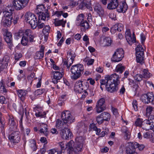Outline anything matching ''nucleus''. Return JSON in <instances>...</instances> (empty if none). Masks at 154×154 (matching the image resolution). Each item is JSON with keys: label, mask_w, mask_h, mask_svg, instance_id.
<instances>
[{"label": "nucleus", "mask_w": 154, "mask_h": 154, "mask_svg": "<svg viewBox=\"0 0 154 154\" xmlns=\"http://www.w3.org/2000/svg\"><path fill=\"white\" fill-rule=\"evenodd\" d=\"M100 116H101L104 121L108 122L110 120L111 115L110 114L107 112H102L100 114Z\"/></svg>", "instance_id": "obj_26"}, {"label": "nucleus", "mask_w": 154, "mask_h": 154, "mask_svg": "<svg viewBox=\"0 0 154 154\" xmlns=\"http://www.w3.org/2000/svg\"><path fill=\"white\" fill-rule=\"evenodd\" d=\"M152 134L150 132H146L144 133L143 136L145 138H149L150 139L151 137H152Z\"/></svg>", "instance_id": "obj_47"}, {"label": "nucleus", "mask_w": 154, "mask_h": 154, "mask_svg": "<svg viewBox=\"0 0 154 154\" xmlns=\"http://www.w3.org/2000/svg\"><path fill=\"white\" fill-rule=\"evenodd\" d=\"M47 127V125L44 123H42L40 125V132L41 133L44 134V135L46 136H47L48 134V131Z\"/></svg>", "instance_id": "obj_23"}, {"label": "nucleus", "mask_w": 154, "mask_h": 154, "mask_svg": "<svg viewBox=\"0 0 154 154\" xmlns=\"http://www.w3.org/2000/svg\"><path fill=\"white\" fill-rule=\"evenodd\" d=\"M24 36H26L27 37L29 38L30 42H32L33 41L34 36L31 30L29 29L26 30Z\"/></svg>", "instance_id": "obj_24"}, {"label": "nucleus", "mask_w": 154, "mask_h": 154, "mask_svg": "<svg viewBox=\"0 0 154 154\" xmlns=\"http://www.w3.org/2000/svg\"><path fill=\"white\" fill-rule=\"evenodd\" d=\"M30 42L29 38L26 36L23 35L21 40V44L23 46L26 45L29 42Z\"/></svg>", "instance_id": "obj_34"}, {"label": "nucleus", "mask_w": 154, "mask_h": 154, "mask_svg": "<svg viewBox=\"0 0 154 154\" xmlns=\"http://www.w3.org/2000/svg\"><path fill=\"white\" fill-rule=\"evenodd\" d=\"M49 153L51 154H61L62 151H57L55 149H51L50 150Z\"/></svg>", "instance_id": "obj_59"}, {"label": "nucleus", "mask_w": 154, "mask_h": 154, "mask_svg": "<svg viewBox=\"0 0 154 154\" xmlns=\"http://www.w3.org/2000/svg\"><path fill=\"white\" fill-rule=\"evenodd\" d=\"M35 12L38 15L39 20H48L49 17V14L48 10L45 9V7L42 5H38L35 11Z\"/></svg>", "instance_id": "obj_3"}, {"label": "nucleus", "mask_w": 154, "mask_h": 154, "mask_svg": "<svg viewBox=\"0 0 154 154\" xmlns=\"http://www.w3.org/2000/svg\"><path fill=\"white\" fill-rule=\"evenodd\" d=\"M107 80V87L108 91L110 93L116 91L118 90L117 85L119 83V75L114 73L111 75H107L105 77Z\"/></svg>", "instance_id": "obj_1"}, {"label": "nucleus", "mask_w": 154, "mask_h": 154, "mask_svg": "<svg viewBox=\"0 0 154 154\" xmlns=\"http://www.w3.org/2000/svg\"><path fill=\"white\" fill-rule=\"evenodd\" d=\"M153 108L150 106H149L147 107L146 108V111L147 113H148L149 114H150L151 112L152 111Z\"/></svg>", "instance_id": "obj_64"}, {"label": "nucleus", "mask_w": 154, "mask_h": 154, "mask_svg": "<svg viewBox=\"0 0 154 154\" xmlns=\"http://www.w3.org/2000/svg\"><path fill=\"white\" fill-rule=\"evenodd\" d=\"M40 20H39L38 19V25L37 26H38V29H42L45 26L44 23H40L41 22L40 21Z\"/></svg>", "instance_id": "obj_61"}, {"label": "nucleus", "mask_w": 154, "mask_h": 154, "mask_svg": "<svg viewBox=\"0 0 154 154\" xmlns=\"http://www.w3.org/2000/svg\"><path fill=\"white\" fill-rule=\"evenodd\" d=\"M59 146L61 149L60 151L63 152V151L66 148L65 147L64 143L63 142H61L59 143Z\"/></svg>", "instance_id": "obj_57"}, {"label": "nucleus", "mask_w": 154, "mask_h": 154, "mask_svg": "<svg viewBox=\"0 0 154 154\" xmlns=\"http://www.w3.org/2000/svg\"><path fill=\"white\" fill-rule=\"evenodd\" d=\"M75 144V143L72 140H71L65 145L66 148L67 149V152L68 153L72 154Z\"/></svg>", "instance_id": "obj_20"}, {"label": "nucleus", "mask_w": 154, "mask_h": 154, "mask_svg": "<svg viewBox=\"0 0 154 154\" xmlns=\"http://www.w3.org/2000/svg\"><path fill=\"white\" fill-rule=\"evenodd\" d=\"M142 128L146 131L150 129L154 131V125H152L151 123H149V122L147 120H144L143 122Z\"/></svg>", "instance_id": "obj_16"}, {"label": "nucleus", "mask_w": 154, "mask_h": 154, "mask_svg": "<svg viewBox=\"0 0 154 154\" xmlns=\"http://www.w3.org/2000/svg\"><path fill=\"white\" fill-rule=\"evenodd\" d=\"M111 109L113 114L116 116H117L119 114L117 109L113 107H112Z\"/></svg>", "instance_id": "obj_60"}, {"label": "nucleus", "mask_w": 154, "mask_h": 154, "mask_svg": "<svg viewBox=\"0 0 154 154\" xmlns=\"http://www.w3.org/2000/svg\"><path fill=\"white\" fill-rule=\"evenodd\" d=\"M54 78L53 79V82L54 84H57L58 82V80L61 79L63 76V74L59 71H53L52 72Z\"/></svg>", "instance_id": "obj_17"}, {"label": "nucleus", "mask_w": 154, "mask_h": 154, "mask_svg": "<svg viewBox=\"0 0 154 154\" xmlns=\"http://www.w3.org/2000/svg\"><path fill=\"white\" fill-rule=\"evenodd\" d=\"M0 91L5 93L7 92V90L5 88L2 81L0 82Z\"/></svg>", "instance_id": "obj_48"}, {"label": "nucleus", "mask_w": 154, "mask_h": 154, "mask_svg": "<svg viewBox=\"0 0 154 154\" xmlns=\"http://www.w3.org/2000/svg\"><path fill=\"white\" fill-rule=\"evenodd\" d=\"M122 8H123L124 13L128 9V6L125 2H124L122 3L121 4H120Z\"/></svg>", "instance_id": "obj_53"}, {"label": "nucleus", "mask_w": 154, "mask_h": 154, "mask_svg": "<svg viewBox=\"0 0 154 154\" xmlns=\"http://www.w3.org/2000/svg\"><path fill=\"white\" fill-rule=\"evenodd\" d=\"M4 39L6 42H9L12 41V35L8 30L5 29L4 31Z\"/></svg>", "instance_id": "obj_19"}, {"label": "nucleus", "mask_w": 154, "mask_h": 154, "mask_svg": "<svg viewBox=\"0 0 154 154\" xmlns=\"http://www.w3.org/2000/svg\"><path fill=\"white\" fill-rule=\"evenodd\" d=\"M124 57V51L123 49H117L115 52L111 59L112 61L118 62L121 61Z\"/></svg>", "instance_id": "obj_8"}, {"label": "nucleus", "mask_w": 154, "mask_h": 154, "mask_svg": "<svg viewBox=\"0 0 154 154\" xmlns=\"http://www.w3.org/2000/svg\"><path fill=\"white\" fill-rule=\"evenodd\" d=\"M84 15L82 14H79L78 16L76 19L77 25H78L80 23L84 21Z\"/></svg>", "instance_id": "obj_35"}, {"label": "nucleus", "mask_w": 154, "mask_h": 154, "mask_svg": "<svg viewBox=\"0 0 154 154\" xmlns=\"http://www.w3.org/2000/svg\"><path fill=\"white\" fill-rule=\"evenodd\" d=\"M44 53L38 51L36 52L34 55V58L35 59H40L43 57Z\"/></svg>", "instance_id": "obj_37"}, {"label": "nucleus", "mask_w": 154, "mask_h": 154, "mask_svg": "<svg viewBox=\"0 0 154 154\" xmlns=\"http://www.w3.org/2000/svg\"><path fill=\"white\" fill-rule=\"evenodd\" d=\"M123 25L122 24L119 23L116 24L111 29V32L112 30H114L115 31L121 32L123 29Z\"/></svg>", "instance_id": "obj_25"}, {"label": "nucleus", "mask_w": 154, "mask_h": 154, "mask_svg": "<svg viewBox=\"0 0 154 154\" xmlns=\"http://www.w3.org/2000/svg\"><path fill=\"white\" fill-rule=\"evenodd\" d=\"M96 120L98 124L99 125L101 124L104 121L101 116H100V114L97 117Z\"/></svg>", "instance_id": "obj_50"}, {"label": "nucleus", "mask_w": 154, "mask_h": 154, "mask_svg": "<svg viewBox=\"0 0 154 154\" xmlns=\"http://www.w3.org/2000/svg\"><path fill=\"white\" fill-rule=\"evenodd\" d=\"M143 119L138 118L135 122L134 124L136 126L141 127L143 123Z\"/></svg>", "instance_id": "obj_40"}, {"label": "nucleus", "mask_w": 154, "mask_h": 154, "mask_svg": "<svg viewBox=\"0 0 154 154\" xmlns=\"http://www.w3.org/2000/svg\"><path fill=\"white\" fill-rule=\"evenodd\" d=\"M61 118L63 121L69 124L73 122L74 120V118L71 114V112L68 110H65L62 113Z\"/></svg>", "instance_id": "obj_9"}, {"label": "nucleus", "mask_w": 154, "mask_h": 154, "mask_svg": "<svg viewBox=\"0 0 154 154\" xmlns=\"http://www.w3.org/2000/svg\"><path fill=\"white\" fill-rule=\"evenodd\" d=\"M83 149V146L82 144H79L75 143L72 154H79Z\"/></svg>", "instance_id": "obj_18"}, {"label": "nucleus", "mask_w": 154, "mask_h": 154, "mask_svg": "<svg viewBox=\"0 0 154 154\" xmlns=\"http://www.w3.org/2000/svg\"><path fill=\"white\" fill-rule=\"evenodd\" d=\"M91 0H85L82 2L79 5V8L82 10H83L85 8L89 9L90 11L92 10L91 7Z\"/></svg>", "instance_id": "obj_14"}, {"label": "nucleus", "mask_w": 154, "mask_h": 154, "mask_svg": "<svg viewBox=\"0 0 154 154\" xmlns=\"http://www.w3.org/2000/svg\"><path fill=\"white\" fill-rule=\"evenodd\" d=\"M36 116L41 118H45L46 117V113L45 112L39 111L35 113Z\"/></svg>", "instance_id": "obj_39"}, {"label": "nucleus", "mask_w": 154, "mask_h": 154, "mask_svg": "<svg viewBox=\"0 0 154 154\" xmlns=\"http://www.w3.org/2000/svg\"><path fill=\"white\" fill-rule=\"evenodd\" d=\"M84 140V138L82 137H77L75 138V143L79 144H82V145L83 146Z\"/></svg>", "instance_id": "obj_31"}, {"label": "nucleus", "mask_w": 154, "mask_h": 154, "mask_svg": "<svg viewBox=\"0 0 154 154\" xmlns=\"http://www.w3.org/2000/svg\"><path fill=\"white\" fill-rule=\"evenodd\" d=\"M112 43L111 38L109 37L105 38L103 40V44L105 46L110 45Z\"/></svg>", "instance_id": "obj_38"}, {"label": "nucleus", "mask_w": 154, "mask_h": 154, "mask_svg": "<svg viewBox=\"0 0 154 154\" xmlns=\"http://www.w3.org/2000/svg\"><path fill=\"white\" fill-rule=\"evenodd\" d=\"M9 138L14 143H18L20 140V132L17 131H14L9 135Z\"/></svg>", "instance_id": "obj_12"}, {"label": "nucleus", "mask_w": 154, "mask_h": 154, "mask_svg": "<svg viewBox=\"0 0 154 154\" xmlns=\"http://www.w3.org/2000/svg\"><path fill=\"white\" fill-rule=\"evenodd\" d=\"M125 37L127 42L131 45L136 42V39L134 32H133V33L132 36V37L129 29H127L125 32Z\"/></svg>", "instance_id": "obj_11"}, {"label": "nucleus", "mask_w": 154, "mask_h": 154, "mask_svg": "<svg viewBox=\"0 0 154 154\" xmlns=\"http://www.w3.org/2000/svg\"><path fill=\"white\" fill-rule=\"evenodd\" d=\"M141 99L145 104L151 103L154 105V94L152 92L143 94L141 96Z\"/></svg>", "instance_id": "obj_5"}, {"label": "nucleus", "mask_w": 154, "mask_h": 154, "mask_svg": "<svg viewBox=\"0 0 154 154\" xmlns=\"http://www.w3.org/2000/svg\"><path fill=\"white\" fill-rule=\"evenodd\" d=\"M28 22L30 24L32 28L33 29H35L38 25L37 20L36 17V20H33L32 19L30 22Z\"/></svg>", "instance_id": "obj_33"}, {"label": "nucleus", "mask_w": 154, "mask_h": 154, "mask_svg": "<svg viewBox=\"0 0 154 154\" xmlns=\"http://www.w3.org/2000/svg\"><path fill=\"white\" fill-rule=\"evenodd\" d=\"M109 17L113 20H116V15L114 12H111L110 13L109 15Z\"/></svg>", "instance_id": "obj_58"}, {"label": "nucleus", "mask_w": 154, "mask_h": 154, "mask_svg": "<svg viewBox=\"0 0 154 154\" xmlns=\"http://www.w3.org/2000/svg\"><path fill=\"white\" fill-rule=\"evenodd\" d=\"M45 91V90L44 89H38L35 91V94L37 95L42 94Z\"/></svg>", "instance_id": "obj_55"}, {"label": "nucleus", "mask_w": 154, "mask_h": 154, "mask_svg": "<svg viewBox=\"0 0 154 154\" xmlns=\"http://www.w3.org/2000/svg\"><path fill=\"white\" fill-rule=\"evenodd\" d=\"M34 76L33 74H31L27 77V82H29L30 84H31L33 81V79Z\"/></svg>", "instance_id": "obj_51"}, {"label": "nucleus", "mask_w": 154, "mask_h": 154, "mask_svg": "<svg viewBox=\"0 0 154 154\" xmlns=\"http://www.w3.org/2000/svg\"><path fill=\"white\" fill-rule=\"evenodd\" d=\"M145 120L148 121L149 123L152 124V125H154V116L153 115H150L149 116L148 119H146Z\"/></svg>", "instance_id": "obj_45"}, {"label": "nucleus", "mask_w": 154, "mask_h": 154, "mask_svg": "<svg viewBox=\"0 0 154 154\" xmlns=\"http://www.w3.org/2000/svg\"><path fill=\"white\" fill-rule=\"evenodd\" d=\"M100 84L102 85H105L106 88V90L108 91V89H107V87L106 85L107 84V80H106L105 78V79H101L100 81Z\"/></svg>", "instance_id": "obj_54"}, {"label": "nucleus", "mask_w": 154, "mask_h": 154, "mask_svg": "<svg viewBox=\"0 0 154 154\" xmlns=\"http://www.w3.org/2000/svg\"><path fill=\"white\" fill-rule=\"evenodd\" d=\"M105 100L104 98H101L97 102L95 107L97 112L99 113L101 112L106 109V107L104 105Z\"/></svg>", "instance_id": "obj_10"}, {"label": "nucleus", "mask_w": 154, "mask_h": 154, "mask_svg": "<svg viewBox=\"0 0 154 154\" xmlns=\"http://www.w3.org/2000/svg\"><path fill=\"white\" fill-rule=\"evenodd\" d=\"M13 11H14V9L11 6V5H8L6 8V10L4 11V14H5V12H8L10 13H11L12 14V12Z\"/></svg>", "instance_id": "obj_43"}, {"label": "nucleus", "mask_w": 154, "mask_h": 154, "mask_svg": "<svg viewBox=\"0 0 154 154\" xmlns=\"http://www.w3.org/2000/svg\"><path fill=\"white\" fill-rule=\"evenodd\" d=\"M94 10L100 17H102L104 15V10L100 5H96L94 7Z\"/></svg>", "instance_id": "obj_21"}, {"label": "nucleus", "mask_w": 154, "mask_h": 154, "mask_svg": "<svg viewBox=\"0 0 154 154\" xmlns=\"http://www.w3.org/2000/svg\"><path fill=\"white\" fill-rule=\"evenodd\" d=\"M29 0H14L13 4L16 10H20L23 9L28 5Z\"/></svg>", "instance_id": "obj_6"}, {"label": "nucleus", "mask_w": 154, "mask_h": 154, "mask_svg": "<svg viewBox=\"0 0 154 154\" xmlns=\"http://www.w3.org/2000/svg\"><path fill=\"white\" fill-rule=\"evenodd\" d=\"M71 58L73 59L72 58ZM67 60V61H66V60L65 59L63 60V65H66L67 67V69H68V70H69V67L71 66V65L73 63V59L72 60L71 62L69 61H69H70V60L68 59Z\"/></svg>", "instance_id": "obj_32"}, {"label": "nucleus", "mask_w": 154, "mask_h": 154, "mask_svg": "<svg viewBox=\"0 0 154 154\" xmlns=\"http://www.w3.org/2000/svg\"><path fill=\"white\" fill-rule=\"evenodd\" d=\"M116 70L117 72L122 73L125 70V67L121 64H119L116 66Z\"/></svg>", "instance_id": "obj_36"}, {"label": "nucleus", "mask_w": 154, "mask_h": 154, "mask_svg": "<svg viewBox=\"0 0 154 154\" xmlns=\"http://www.w3.org/2000/svg\"><path fill=\"white\" fill-rule=\"evenodd\" d=\"M137 143L136 142H133L130 144L126 149L127 154H130L131 153H134V152H136V149L137 148Z\"/></svg>", "instance_id": "obj_15"}, {"label": "nucleus", "mask_w": 154, "mask_h": 154, "mask_svg": "<svg viewBox=\"0 0 154 154\" xmlns=\"http://www.w3.org/2000/svg\"><path fill=\"white\" fill-rule=\"evenodd\" d=\"M81 86L82 85L81 84V81H77L75 84L74 86L75 91L80 93H82Z\"/></svg>", "instance_id": "obj_27"}, {"label": "nucleus", "mask_w": 154, "mask_h": 154, "mask_svg": "<svg viewBox=\"0 0 154 154\" xmlns=\"http://www.w3.org/2000/svg\"><path fill=\"white\" fill-rule=\"evenodd\" d=\"M78 26L84 27L85 29H87L89 28V25L86 20H84L80 23L79 24Z\"/></svg>", "instance_id": "obj_30"}, {"label": "nucleus", "mask_w": 154, "mask_h": 154, "mask_svg": "<svg viewBox=\"0 0 154 154\" xmlns=\"http://www.w3.org/2000/svg\"><path fill=\"white\" fill-rule=\"evenodd\" d=\"M60 134L62 138L65 140L70 138L72 134L70 130L65 127L61 130Z\"/></svg>", "instance_id": "obj_13"}, {"label": "nucleus", "mask_w": 154, "mask_h": 154, "mask_svg": "<svg viewBox=\"0 0 154 154\" xmlns=\"http://www.w3.org/2000/svg\"><path fill=\"white\" fill-rule=\"evenodd\" d=\"M65 124V122H62L59 119H57L56 122V127L59 128H63L64 125Z\"/></svg>", "instance_id": "obj_29"}, {"label": "nucleus", "mask_w": 154, "mask_h": 154, "mask_svg": "<svg viewBox=\"0 0 154 154\" xmlns=\"http://www.w3.org/2000/svg\"><path fill=\"white\" fill-rule=\"evenodd\" d=\"M133 106L134 110L136 111L138 110L137 103L136 100H134L132 103Z\"/></svg>", "instance_id": "obj_56"}, {"label": "nucleus", "mask_w": 154, "mask_h": 154, "mask_svg": "<svg viewBox=\"0 0 154 154\" xmlns=\"http://www.w3.org/2000/svg\"><path fill=\"white\" fill-rule=\"evenodd\" d=\"M66 22H64L63 20L57 21L55 22L54 24L55 26H58L60 25H62L63 27L64 26V25L65 24Z\"/></svg>", "instance_id": "obj_41"}, {"label": "nucleus", "mask_w": 154, "mask_h": 154, "mask_svg": "<svg viewBox=\"0 0 154 154\" xmlns=\"http://www.w3.org/2000/svg\"><path fill=\"white\" fill-rule=\"evenodd\" d=\"M81 82L82 83V85L85 87V89H88L89 86V84L87 81L86 80H84L82 81H81Z\"/></svg>", "instance_id": "obj_52"}, {"label": "nucleus", "mask_w": 154, "mask_h": 154, "mask_svg": "<svg viewBox=\"0 0 154 154\" xmlns=\"http://www.w3.org/2000/svg\"><path fill=\"white\" fill-rule=\"evenodd\" d=\"M136 60L137 63L142 64L144 58V49L140 45H138L135 48Z\"/></svg>", "instance_id": "obj_4"}, {"label": "nucleus", "mask_w": 154, "mask_h": 154, "mask_svg": "<svg viewBox=\"0 0 154 154\" xmlns=\"http://www.w3.org/2000/svg\"><path fill=\"white\" fill-rule=\"evenodd\" d=\"M84 70V67L82 64H78L72 66L70 69L71 78L72 80H77L82 76Z\"/></svg>", "instance_id": "obj_2"}, {"label": "nucleus", "mask_w": 154, "mask_h": 154, "mask_svg": "<svg viewBox=\"0 0 154 154\" xmlns=\"http://www.w3.org/2000/svg\"><path fill=\"white\" fill-rule=\"evenodd\" d=\"M28 91L26 90H20L17 91L18 96L22 101L24 100L26 95Z\"/></svg>", "instance_id": "obj_22"}, {"label": "nucleus", "mask_w": 154, "mask_h": 154, "mask_svg": "<svg viewBox=\"0 0 154 154\" xmlns=\"http://www.w3.org/2000/svg\"><path fill=\"white\" fill-rule=\"evenodd\" d=\"M143 77L144 78L146 79L148 78H149L151 76V74L149 73L148 71L145 69H143Z\"/></svg>", "instance_id": "obj_42"}, {"label": "nucleus", "mask_w": 154, "mask_h": 154, "mask_svg": "<svg viewBox=\"0 0 154 154\" xmlns=\"http://www.w3.org/2000/svg\"><path fill=\"white\" fill-rule=\"evenodd\" d=\"M50 29V27L49 26H46L44 28L42 32L44 34L47 35L48 34Z\"/></svg>", "instance_id": "obj_44"}, {"label": "nucleus", "mask_w": 154, "mask_h": 154, "mask_svg": "<svg viewBox=\"0 0 154 154\" xmlns=\"http://www.w3.org/2000/svg\"><path fill=\"white\" fill-rule=\"evenodd\" d=\"M26 20L27 22H30L32 19L36 20V16L34 14L31 13H28L26 14L25 15Z\"/></svg>", "instance_id": "obj_28"}, {"label": "nucleus", "mask_w": 154, "mask_h": 154, "mask_svg": "<svg viewBox=\"0 0 154 154\" xmlns=\"http://www.w3.org/2000/svg\"><path fill=\"white\" fill-rule=\"evenodd\" d=\"M8 119L9 124H10L11 125H12L14 126L15 125V122L14 121V119L12 117L11 118L10 116H9Z\"/></svg>", "instance_id": "obj_63"}, {"label": "nucleus", "mask_w": 154, "mask_h": 154, "mask_svg": "<svg viewBox=\"0 0 154 154\" xmlns=\"http://www.w3.org/2000/svg\"><path fill=\"white\" fill-rule=\"evenodd\" d=\"M13 16L11 13L5 12L2 17L1 23L5 26L11 25L12 21Z\"/></svg>", "instance_id": "obj_7"}, {"label": "nucleus", "mask_w": 154, "mask_h": 154, "mask_svg": "<svg viewBox=\"0 0 154 154\" xmlns=\"http://www.w3.org/2000/svg\"><path fill=\"white\" fill-rule=\"evenodd\" d=\"M23 35V32L22 31L20 30L14 34V36L16 37L17 39H19V37L22 36Z\"/></svg>", "instance_id": "obj_46"}, {"label": "nucleus", "mask_w": 154, "mask_h": 154, "mask_svg": "<svg viewBox=\"0 0 154 154\" xmlns=\"http://www.w3.org/2000/svg\"><path fill=\"white\" fill-rule=\"evenodd\" d=\"M143 76L140 74H137L134 76V79L138 82L142 80Z\"/></svg>", "instance_id": "obj_49"}, {"label": "nucleus", "mask_w": 154, "mask_h": 154, "mask_svg": "<svg viewBox=\"0 0 154 154\" xmlns=\"http://www.w3.org/2000/svg\"><path fill=\"white\" fill-rule=\"evenodd\" d=\"M117 11L119 13L124 12L123 8H122L121 6L120 5V4H119V5L116 8Z\"/></svg>", "instance_id": "obj_62"}]
</instances>
